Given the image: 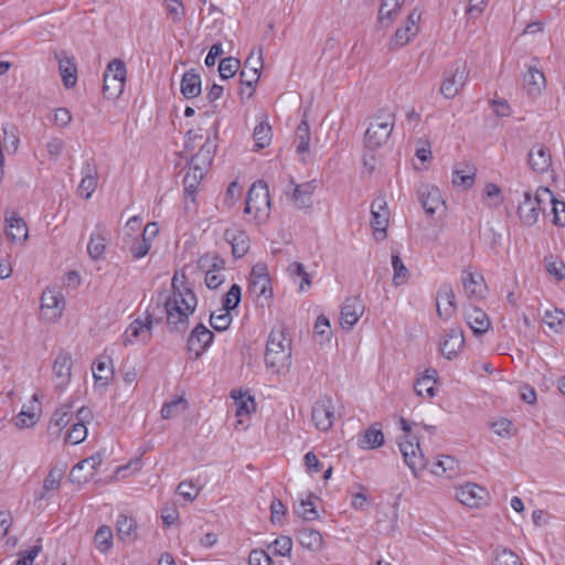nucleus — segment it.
Listing matches in <instances>:
<instances>
[{
	"instance_id": "obj_1",
	"label": "nucleus",
	"mask_w": 565,
	"mask_h": 565,
	"mask_svg": "<svg viewBox=\"0 0 565 565\" xmlns=\"http://www.w3.org/2000/svg\"><path fill=\"white\" fill-rule=\"evenodd\" d=\"M172 292L164 300L167 324L171 332H182L188 328L189 317L194 312L198 299L183 273H175L171 280Z\"/></svg>"
},
{
	"instance_id": "obj_2",
	"label": "nucleus",
	"mask_w": 565,
	"mask_h": 565,
	"mask_svg": "<svg viewBox=\"0 0 565 565\" xmlns=\"http://www.w3.org/2000/svg\"><path fill=\"white\" fill-rule=\"evenodd\" d=\"M290 359L291 348L285 330L282 328L273 329L266 347V366L279 373L281 370L288 367Z\"/></svg>"
},
{
	"instance_id": "obj_3",
	"label": "nucleus",
	"mask_w": 565,
	"mask_h": 565,
	"mask_svg": "<svg viewBox=\"0 0 565 565\" xmlns=\"http://www.w3.org/2000/svg\"><path fill=\"white\" fill-rule=\"evenodd\" d=\"M518 196V215L524 225H534L541 212L542 204L552 200V192L547 188H539L534 194L529 191L515 192Z\"/></svg>"
},
{
	"instance_id": "obj_4",
	"label": "nucleus",
	"mask_w": 565,
	"mask_h": 565,
	"mask_svg": "<svg viewBox=\"0 0 565 565\" xmlns=\"http://www.w3.org/2000/svg\"><path fill=\"white\" fill-rule=\"evenodd\" d=\"M213 152L214 146L205 143L200 146L199 151L191 158L189 169L183 179L186 192H194L213 159Z\"/></svg>"
},
{
	"instance_id": "obj_5",
	"label": "nucleus",
	"mask_w": 565,
	"mask_h": 565,
	"mask_svg": "<svg viewBox=\"0 0 565 565\" xmlns=\"http://www.w3.org/2000/svg\"><path fill=\"white\" fill-rule=\"evenodd\" d=\"M270 211V199L268 186L263 181H257L252 184L248 190L246 204H245V214L253 215V218L262 222L265 221L269 216Z\"/></svg>"
},
{
	"instance_id": "obj_6",
	"label": "nucleus",
	"mask_w": 565,
	"mask_h": 565,
	"mask_svg": "<svg viewBox=\"0 0 565 565\" xmlns=\"http://www.w3.org/2000/svg\"><path fill=\"white\" fill-rule=\"evenodd\" d=\"M395 125L392 113H380L370 122L365 131V146L375 149L383 146L391 136Z\"/></svg>"
},
{
	"instance_id": "obj_7",
	"label": "nucleus",
	"mask_w": 565,
	"mask_h": 565,
	"mask_svg": "<svg viewBox=\"0 0 565 565\" xmlns=\"http://www.w3.org/2000/svg\"><path fill=\"white\" fill-rule=\"evenodd\" d=\"M127 77V68L124 61L111 60L104 74V95L108 99H117L124 92Z\"/></svg>"
},
{
	"instance_id": "obj_8",
	"label": "nucleus",
	"mask_w": 565,
	"mask_h": 565,
	"mask_svg": "<svg viewBox=\"0 0 565 565\" xmlns=\"http://www.w3.org/2000/svg\"><path fill=\"white\" fill-rule=\"evenodd\" d=\"M248 291L262 306L268 305L269 300L273 298L270 278L266 264L257 263L253 266L249 275Z\"/></svg>"
},
{
	"instance_id": "obj_9",
	"label": "nucleus",
	"mask_w": 565,
	"mask_h": 565,
	"mask_svg": "<svg viewBox=\"0 0 565 565\" xmlns=\"http://www.w3.org/2000/svg\"><path fill=\"white\" fill-rule=\"evenodd\" d=\"M153 317L146 312L142 317L136 318L121 335L122 345L147 344L152 339Z\"/></svg>"
},
{
	"instance_id": "obj_10",
	"label": "nucleus",
	"mask_w": 565,
	"mask_h": 565,
	"mask_svg": "<svg viewBox=\"0 0 565 565\" xmlns=\"http://www.w3.org/2000/svg\"><path fill=\"white\" fill-rule=\"evenodd\" d=\"M199 268L205 273V285L210 289H216L224 280L225 262L216 254H205L198 262Z\"/></svg>"
},
{
	"instance_id": "obj_11",
	"label": "nucleus",
	"mask_w": 565,
	"mask_h": 565,
	"mask_svg": "<svg viewBox=\"0 0 565 565\" xmlns=\"http://www.w3.org/2000/svg\"><path fill=\"white\" fill-rule=\"evenodd\" d=\"M335 419V405L330 396H321L312 406L311 420L320 431H329Z\"/></svg>"
},
{
	"instance_id": "obj_12",
	"label": "nucleus",
	"mask_w": 565,
	"mask_h": 565,
	"mask_svg": "<svg viewBox=\"0 0 565 565\" xmlns=\"http://www.w3.org/2000/svg\"><path fill=\"white\" fill-rule=\"evenodd\" d=\"M65 308V299L63 295L55 289L47 288L41 297L42 317L47 322H56Z\"/></svg>"
},
{
	"instance_id": "obj_13",
	"label": "nucleus",
	"mask_w": 565,
	"mask_h": 565,
	"mask_svg": "<svg viewBox=\"0 0 565 565\" xmlns=\"http://www.w3.org/2000/svg\"><path fill=\"white\" fill-rule=\"evenodd\" d=\"M468 77L469 68L466 63H457L451 72L444 78L440 93L446 98L456 97L466 85Z\"/></svg>"
},
{
	"instance_id": "obj_14",
	"label": "nucleus",
	"mask_w": 565,
	"mask_h": 565,
	"mask_svg": "<svg viewBox=\"0 0 565 565\" xmlns=\"http://www.w3.org/2000/svg\"><path fill=\"white\" fill-rule=\"evenodd\" d=\"M399 450L403 455L405 463L409 467L415 476L418 471L427 466V461L419 448V444L409 439L406 435L398 441Z\"/></svg>"
},
{
	"instance_id": "obj_15",
	"label": "nucleus",
	"mask_w": 565,
	"mask_h": 565,
	"mask_svg": "<svg viewBox=\"0 0 565 565\" xmlns=\"http://www.w3.org/2000/svg\"><path fill=\"white\" fill-rule=\"evenodd\" d=\"M371 226L376 241L386 238V230L390 223V211L383 198H376L371 204Z\"/></svg>"
},
{
	"instance_id": "obj_16",
	"label": "nucleus",
	"mask_w": 565,
	"mask_h": 565,
	"mask_svg": "<svg viewBox=\"0 0 565 565\" xmlns=\"http://www.w3.org/2000/svg\"><path fill=\"white\" fill-rule=\"evenodd\" d=\"M263 50L259 47L257 52L253 51L244 62V67L241 71V83L250 88L248 97L252 96L254 86L257 84L260 71L263 68Z\"/></svg>"
},
{
	"instance_id": "obj_17",
	"label": "nucleus",
	"mask_w": 565,
	"mask_h": 565,
	"mask_svg": "<svg viewBox=\"0 0 565 565\" xmlns=\"http://www.w3.org/2000/svg\"><path fill=\"white\" fill-rule=\"evenodd\" d=\"M4 235L9 242L23 245L29 238V228L25 221L15 212H7L4 216Z\"/></svg>"
},
{
	"instance_id": "obj_18",
	"label": "nucleus",
	"mask_w": 565,
	"mask_h": 565,
	"mask_svg": "<svg viewBox=\"0 0 565 565\" xmlns=\"http://www.w3.org/2000/svg\"><path fill=\"white\" fill-rule=\"evenodd\" d=\"M214 334L204 324H198L188 339V350L193 358L199 359L213 342Z\"/></svg>"
},
{
	"instance_id": "obj_19",
	"label": "nucleus",
	"mask_w": 565,
	"mask_h": 565,
	"mask_svg": "<svg viewBox=\"0 0 565 565\" xmlns=\"http://www.w3.org/2000/svg\"><path fill=\"white\" fill-rule=\"evenodd\" d=\"M103 455L100 452H96L90 457L81 460L76 463L70 473L71 482L83 483L87 482L95 473V471L99 468L103 462Z\"/></svg>"
},
{
	"instance_id": "obj_20",
	"label": "nucleus",
	"mask_w": 565,
	"mask_h": 565,
	"mask_svg": "<svg viewBox=\"0 0 565 565\" xmlns=\"http://www.w3.org/2000/svg\"><path fill=\"white\" fill-rule=\"evenodd\" d=\"M364 312V305L361 299L351 297L345 299L341 307L340 326L344 331H350L360 320Z\"/></svg>"
},
{
	"instance_id": "obj_21",
	"label": "nucleus",
	"mask_w": 565,
	"mask_h": 565,
	"mask_svg": "<svg viewBox=\"0 0 565 565\" xmlns=\"http://www.w3.org/2000/svg\"><path fill=\"white\" fill-rule=\"evenodd\" d=\"M463 345V331L460 328H451L441 338L439 350L446 359L452 360L461 352Z\"/></svg>"
},
{
	"instance_id": "obj_22",
	"label": "nucleus",
	"mask_w": 565,
	"mask_h": 565,
	"mask_svg": "<svg viewBox=\"0 0 565 565\" xmlns=\"http://www.w3.org/2000/svg\"><path fill=\"white\" fill-rule=\"evenodd\" d=\"M436 310L440 319L449 320L457 311L456 294L450 285H443L436 295Z\"/></svg>"
},
{
	"instance_id": "obj_23",
	"label": "nucleus",
	"mask_w": 565,
	"mask_h": 565,
	"mask_svg": "<svg viewBox=\"0 0 565 565\" xmlns=\"http://www.w3.org/2000/svg\"><path fill=\"white\" fill-rule=\"evenodd\" d=\"M487 491L476 483H467L457 489L456 497L469 508H478L487 502Z\"/></svg>"
},
{
	"instance_id": "obj_24",
	"label": "nucleus",
	"mask_w": 565,
	"mask_h": 565,
	"mask_svg": "<svg viewBox=\"0 0 565 565\" xmlns=\"http://www.w3.org/2000/svg\"><path fill=\"white\" fill-rule=\"evenodd\" d=\"M419 199L422 205L429 216L436 213L445 212V201L441 198V193L438 188L433 185H425L420 190Z\"/></svg>"
},
{
	"instance_id": "obj_25",
	"label": "nucleus",
	"mask_w": 565,
	"mask_h": 565,
	"mask_svg": "<svg viewBox=\"0 0 565 565\" xmlns=\"http://www.w3.org/2000/svg\"><path fill=\"white\" fill-rule=\"evenodd\" d=\"M523 89L529 97L537 98L546 88V78L543 72L530 66L523 75Z\"/></svg>"
},
{
	"instance_id": "obj_26",
	"label": "nucleus",
	"mask_w": 565,
	"mask_h": 565,
	"mask_svg": "<svg viewBox=\"0 0 565 565\" xmlns=\"http://www.w3.org/2000/svg\"><path fill=\"white\" fill-rule=\"evenodd\" d=\"M73 360L71 354L60 353L53 364V375L57 388H65L71 382Z\"/></svg>"
},
{
	"instance_id": "obj_27",
	"label": "nucleus",
	"mask_w": 565,
	"mask_h": 565,
	"mask_svg": "<svg viewBox=\"0 0 565 565\" xmlns=\"http://www.w3.org/2000/svg\"><path fill=\"white\" fill-rule=\"evenodd\" d=\"M465 319L475 335L484 334L491 327L488 315L478 307L469 306L465 309Z\"/></svg>"
},
{
	"instance_id": "obj_28",
	"label": "nucleus",
	"mask_w": 565,
	"mask_h": 565,
	"mask_svg": "<svg viewBox=\"0 0 565 565\" xmlns=\"http://www.w3.org/2000/svg\"><path fill=\"white\" fill-rule=\"evenodd\" d=\"M529 164L536 173H545L552 167V157L548 149L543 145H535L529 152Z\"/></svg>"
},
{
	"instance_id": "obj_29",
	"label": "nucleus",
	"mask_w": 565,
	"mask_h": 565,
	"mask_svg": "<svg viewBox=\"0 0 565 565\" xmlns=\"http://www.w3.org/2000/svg\"><path fill=\"white\" fill-rule=\"evenodd\" d=\"M224 238L232 246V254L234 257H243L249 249V238L246 233L236 227H230L224 233Z\"/></svg>"
},
{
	"instance_id": "obj_30",
	"label": "nucleus",
	"mask_w": 565,
	"mask_h": 565,
	"mask_svg": "<svg viewBox=\"0 0 565 565\" xmlns=\"http://www.w3.org/2000/svg\"><path fill=\"white\" fill-rule=\"evenodd\" d=\"M462 287L469 299H480L487 291L484 279L479 274L463 271L461 276Z\"/></svg>"
},
{
	"instance_id": "obj_31",
	"label": "nucleus",
	"mask_w": 565,
	"mask_h": 565,
	"mask_svg": "<svg viewBox=\"0 0 565 565\" xmlns=\"http://www.w3.org/2000/svg\"><path fill=\"white\" fill-rule=\"evenodd\" d=\"M420 14L417 11H412L407 17L404 25L395 32L394 43L398 46L407 44L418 32V22Z\"/></svg>"
},
{
	"instance_id": "obj_32",
	"label": "nucleus",
	"mask_w": 565,
	"mask_h": 565,
	"mask_svg": "<svg viewBox=\"0 0 565 565\" xmlns=\"http://www.w3.org/2000/svg\"><path fill=\"white\" fill-rule=\"evenodd\" d=\"M90 416V411L82 407L77 411V423H74L72 428L65 436V441L71 445H78L84 441L87 437V428L84 420Z\"/></svg>"
},
{
	"instance_id": "obj_33",
	"label": "nucleus",
	"mask_w": 565,
	"mask_h": 565,
	"mask_svg": "<svg viewBox=\"0 0 565 565\" xmlns=\"http://www.w3.org/2000/svg\"><path fill=\"white\" fill-rule=\"evenodd\" d=\"M73 413L70 406H61L57 408L49 424V435L54 439H58L62 430L70 424Z\"/></svg>"
},
{
	"instance_id": "obj_34",
	"label": "nucleus",
	"mask_w": 565,
	"mask_h": 565,
	"mask_svg": "<svg viewBox=\"0 0 565 565\" xmlns=\"http://www.w3.org/2000/svg\"><path fill=\"white\" fill-rule=\"evenodd\" d=\"M117 536L125 543H132L137 540V522L127 514H119L116 521Z\"/></svg>"
},
{
	"instance_id": "obj_35",
	"label": "nucleus",
	"mask_w": 565,
	"mask_h": 565,
	"mask_svg": "<svg viewBox=\"0 0 565 565\" xmlns=\"http://www.w3.org/2000/svg\"><path fill=\"white\" fill-rule=\"evenodd\" d=\"M384 444V434L377 424L371 425L359 437L358 445L362 449H376Z\"/></svg>"
},
{
	"instance_id": "obj_36",
	"label": "nucleus",
	"mask_w": 565,
	"mask_h": 565,
	"mask_svg": "<svg viewBox=\"0 0 565 565\" xmlns=\"http://www.w3.org/2000/svg\"><path fill=\"white\" fill-rule=\"evenodd\" d=\"M297 539L302 547L312 552L321 551L324 545L322 534L319 531L309 527L299 530Z\"/></svg>"
},
{
	"instance_id": "obj_37",
	"label": "nucleus",
	"mask_w": 565,
	"mask_h": 565,
	"mask_svg": "<svg viewBox=\"0 0 565 565\" xmlns=\"http://www.w3.org/2000/svg\"><path fill=\"white\" fill-rule=\"evenodd\" d=\"M430 472L437 477L454 478L459 473L458 462L454 457L440 456L433 463Z\"/></svg>"
},
{
	"instance_id": "obj_38",
	"label": "nucleus",
	"mask_w": 565,
	"mask_h": 565,
	"mask_svg": "<svg viewBox=\"0 0 565 565\" xmlns=\"http://www.w3.org/2000/svg\"><path fill=\"white\" fill-rule=\"evenodd\" d=\"M0 150L13 154L18 151L20 145L19 130L14 125L6 124L1 128Z\"/></svg>"
},
{
	"instance_id": "obj_39",
	"label": "nucleus",
	"mask_w": 565,
	"mask_h": 565,
	"mask_svg": "<svg viewBox=\"0 0 565 565\" xmlns=\"http://www.w3.org/2000/svg\"><path fill=\"white\" fill-rule=\"evenodd\" d=\"M181 94L190 99L201 94V77L193 70L186 71L181 79Z\"/></svg>"
},
{
	"instance_id": "obj_40",
	"label": "nucleus",
	"mask_w": 565,
	"mask_h": 565,
	"mask_svg": "<svg viewBox=\"0 0 565 565\" xmlns=\"http://www.w3.org/2000/svg\"><path fill=\"white\" fill-rule=\"evenodd\" d=\"M316 190L315 182H305L297 185L290 196L295 206L298 209L309 207L311 205V196Z\"/></svg>"
},
{
	"instance_id": "obj_41",
	"label": "nucleus",
	"mask_w": 565,
	"mask_h": 565,
	"mask_svg": "<svg viewBox=\"0 0 565 565\" xmlns=\"http://www.w3.org/2000/svg\"><path fill=\"white\" fill-rule=\"evenodd\" d=\"M232 397L235 401V416L239 419L237 425H243V417L249 416L255 411L254 398L246 393H232Z\"/></svg>"
},
{
	"instance_id": "obj_42",
	"label": "nucleus",
	"mask_w": 565,
	"mask_h": 565,
	"mask_svg": "<svg viewBox=\"0 0 565 565\" xmlns=\"http://www.w3.org/2000/svg\"><path fill=\"white\" fill-rule=\"evenodd\" d=\"M58 68L63 84L66 88H72L77 82V68L75 63L67 56L58 58Z\"/></svg>"
},
{
	"instance_id": "obj_43",
	"label": "nucleus",
	"mask_w": 565,
	"mask_h": 565,
	"mask_svg": "<svg viewBox=\"0 0 565 565\" xmlns=\"http://www.w3.org/2000/svg\"><path fill=\"white\" fill-rule=\"evenodd\" d=\"M405 0H383L379 9V22L388 25Z\"/></svg>"
},
{
	"instance_id": "obj_44",
	"label": "nucleus",
	"mask_w": 565,
	"mask_h": 565,
	"mask_svg": "<svg viewBox=\"0 0 565 565\" xmlns=\"http://www.w3.org/2000/svg\"><path fill=\"white\" fill-rule=\"evenodd\" d=\"M296 149L299 154H305L310 149V128L306 118H303L296 130Z\"/></svg>"
},
{
	"instance_id": "obj_45",
	"label": "nucleus",
	"mask_w": 565,
	"mask_h": 565,
	"mask_svg": "<svg viewBox=\"0 0 565 565\" xmlns=\"http://www.w3.org/2000/svg\"><path fill=\"white\" fill-rule=\"evenodd\" d=\"M64 472L65 469L58 467H54L50 470L49 475L44 479L43 491L39 495L40 500L44 499L50 491H54L60 488Z\"/></svg>"
},
{
	"instance_id": "obj_46",
	"label": "nucleus",
	"mask_w": 565,
	"mask_h": 565,
	"mask_svg": "<svg viewBox=\"0 0 565 565\" xmlns=\"http://www.w3.org/2000/svg\"><path fill=\"white\" fill-rule=\"evenodd\" d=\"M476 168L466 166L465 168H457L454 171L452 183L456 186L465 189L471 188L475 182Z\"/></svg>"
},
{
	"instance_id": "obj_47",
	"label": "nucleus",
	"mask_w": 565,
	"mask_h": 565,
	"mask_svg": "<svg viewBox=\"0 0 565 565\" xmlns=\"http://www.w3.org/2000/svg\"><path fill=\"white\" fill-rule=\"evenodd\" d=\"M113 537H114V534L109 526H107V525L99 526L94 536V542H95L96 548L100 553H107L113 547Z\"/></svg>"
},
{
	"instance_id": "obj_48",
	"label": "nucleus",
	"mask_w": 565,
	"mask_h": 565,
	"mask_svg": "<svg viewBox=\"0 0 565 565\" xmlns=\"http://www.w3.org/2000/svg\"><path fill=\"white\" fill-rule=\"evenodd\" d=\"M113 367L110 361H98L93 369L95 382L100 386H107L113 377Z\"/></svg>"
},
{
	"instance_id": "obj_49",
	"label": "nucleus",
	"mask_w": 565,
	"mask_h": 565,
	"mask_svg": "<svg viewBox=\"0 0 565 565\" xmlns=\"http://www.w3.org/2000/svg\"><path fill=\"white\" fill-rule=\"evenodd\" d=\"M106 250V237L100 233L92 234L88 245L87 253L88 255L95 259L99 260L104 258V254Z\"/></svg>"
},
{
	"instance_id": "obj_50",
	"label": "nucleus",
	"mask_w": 565,
	"mask_h": 565,
	"mask_svg": "<svg viewBox=\"0 0 565 565\" xmlns=\"http://www.w3.org/2000/svg\"><path fill=\"white\" fill-rule=\"evenodd\" d=\"M97 188V175L93 170L87 167L86 174L83 177L79 185L78 193L84 199L88 200Z\"/></svg>"
},
{
	"instance_id": "obj_51",
	"label": "nucleus",
	"mask_w": 565,
	"mask_h": 565,
	"mask_svg": "<svg viewBox=\"0 0 565 565\" xmlns=\"http://www.w3.org/2000/svg\"><path fill=\"white\" fill-rule=\"evenodd\" d=\"M271 127L266 121H260L255 128H254V139H255V146L258 149L266 148L271 142Z\"/></svg>"
},
{
	"instance_id": "obj_52",
	"label": "nucleus",
	"mask_w": 565,
	"mask_h": 565,
	"mask_svg": "<svg viewBox=\"0 0 565 565\" xmlns=\"http://www.w3.org/2000/svg\"><path fill=\"white\" fill-rule=\"evenodd\" d=\"M163 7L168 19L173 23H180L183 20L185 9L181 0H164Z\"/></svg>"
},
{
	"instance_id": "obj_53",
	"label": "nucleus",
	"mask_w": 565,
	"mask_h": 565,
	"mask_svg": "<svg viewBox=\"0 0 565 565\" xmlns=\"http://www.w3.org/2000/svg\"><path fill=\"white\" fill-rule=\"evenodd\" d=\"M392 267L394 270V275H393L394 286H402V285L406 284L408 280V277H409V271L398 255L392 256Z\"/></svg>"
},
{
	"instance_id": "obj_54",
	"label": "nucleus",
	"mask_w": 565,
	"mask_h": 565,
	"mask_svg": "<svg viewBox=\"0 0 565 565\" xmlns=\"http://www.w3.org/2000/svg\"><path fill=\"white\" fill-rule=\"evenodd\" d=\"M491 428L501 438H511L516 434L514 424L508 418H499L491 423Z\"/></svg>"
},
{
	"instance_id": "obj_55",
	"label": "nucleus",
	"mask_w": 565,
	"mask_h": 565,
	"mask_svg": "<svg viewBox=\"0 0 565 565\" xmlns=\"http://www.w3.org/2000/svg\"><path fill=\"white\" fill-rule=\"evenodd\" d=\"M186 408V401L183 397H178L169 403H166L161 408V416L164 419L174 417L175 415L184 412Z\"/></svg>"
},
{
	"instance_id": "obj_56",
	"label": "nucleus",
	"mask_w": 565,
	"mask_h": 565,
	"mask_svg": "<svg viewBox=\"0 0 565 565\" xmlns=\"http://www.w3.org/2000/svg\"><path fill=\"white\" fill-rule=\"evenodd\" d=\"M493 565H523L520 557L511 550L502 548L495 552Z\"/></svg>"
},
{
	"instance_id": "obj_57",
	"label": "nucleus",
	"mask_w": 565,
	"mask_h": 565,
	"mask_svg": "<svg viewBox=\"0 0 565 565\" xmlns=\"http://www.w3.org/2000/svg\"><path fill=\"white\" fill-rule=\"evenodd\" d=\"M414 388L416 394L423 397L431 398L436 394L433 376H423L417 380Z\"/></svg>"
},
{
	"instance_id": "obj_58",
	"label": "nucleus",
	"mask_w": 565,
	"mask_h": 565,
	"mask_svg": "<svg viewBox=\"0 0 565 565\" xmlns=\"http://www.w3.org/2000/svg\"><path fill=\"white\" fill-rule=\"evenodd\" d=\"M239 60L235 57H226L220 62L218 73L223 79L233 77L239 68Z\"/></svg>"
},
{
	"instance_id": "obj_59",
	"label": "nucleus",
	"mask_w": 565,
	"mask_h": 565,
	"mask_svg": "<svg viewBox=\"0 0 565 565\" xmlns=\"http://www.w3.org/2000/svg\"><path fill=\"white\" fill-rule=\"evenodd\" d=\"M564 320L565 313L558 309L546 310L543 317V321L548 326V328L556 332L561 330Z\"/></svg>"
},
{
	"instance_id": "obj_60",
	"label": "nucleus",
	"mask_w": 565,
	"mask_h": 565,
	"mask_svg": "<svg viewBox=\"0 0 565 565\" xmlns=\"http://www.w3.org/2000/svg\"><path fill=\"white\" fill-rule=\"evenodd\" d=\"M297 513L299 516L307 521H313L319 516L316 507L311 500V497H308L307 499H302L300 501Z\"/></svg>"
},
{
	"instance_id": "obj_61",
	"label": "nucleus",
	"mask_w": 565,
	"mask_h": 565,
	"mask_svg": "<svg viewBox=\"0 0 565 565\" xmlns=\"http://www.w3.org/2000/svg\"><path fill=\"white\" fill-rule=\"evenodd\" d=\"M241 301V287L236 284H234L227 294L225 295L224 301H223V309L226 311H231L235 309Z\"/></svg>"
},
{
	"instance_id": "obj_62",
	"label": "nucleus",
	"mask_w": 565,
	"mask_h": 565,
	"mask_svg": "<svg viewBox=\"0 0 565 565\" xmlns=\"http://www.w3.org/2000/svg\"><path fill=\"white\" fill-rule=\"evenodd\" d=\"M552 204L553 223L558 226H565V202L556 200L552 195V200H546Z\"/></svg>"
},
{
	"instance_id": "obj_63",
	"label": "nucleus",
	"mask_w": 565,
	"mask_h": 565,
	"mask_svg": "<svg viewBox=\"0 0 565 565\" xmlns=\"http://www.w3.org/2000/svg\"><path fill=\"white\" fill-rule=\"evenodd\" d=\"M151 247L149 238H137L129 247L134 258L139 259L145 257Z\"/></svg>"
},
{
	"instance_id": "obj_64",
	"label": "nucleus",
	"mask_w": 565,
	"mask_h": 565,
	"mask_svg": "<svg viewBox=\"0 0 565 565\" xmlns=\"http://www.w3.org/2000/svg\"><path fill=\"white\" fill-rule=\"evenodd\" d=\"M249 565H273L271 557L263 550H253L248 556Z\"/></svg>"
}]
</instances>
